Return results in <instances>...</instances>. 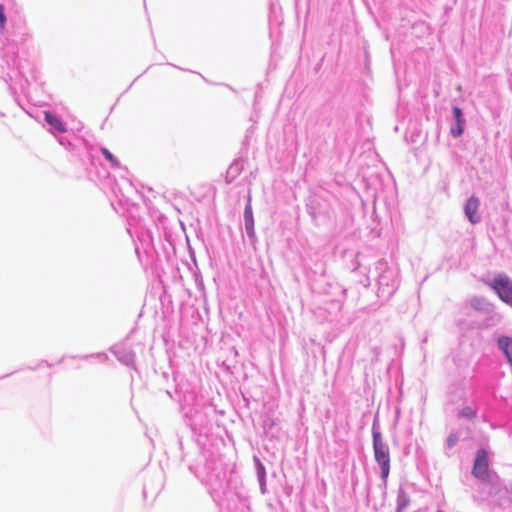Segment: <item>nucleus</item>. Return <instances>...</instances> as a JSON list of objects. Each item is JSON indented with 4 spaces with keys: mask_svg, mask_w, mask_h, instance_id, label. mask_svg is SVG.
<instances>
[{
    "mask_svg": "<svg viewBox=\"0 0 512 512\" xmlns=\"http://www.w3.org/2000/svg\"><path fill=\"white\" fill-rule=\"evenodd\" d=\"M459 441V435L457 432H451L446 439L447 448H453Z\"/></svg>",
    "mask_w": 512,
    "mask_h": 512,
    "instance_id": "2eb2a0df",
    "label": "nucleus"
},
{
    "mask_svg": "<svg viewBox=\"0 0 512 512\" xmlns=\"http://www.w3.org/2000/svg\"><path fill=\"white\" fill-rule=\"evenodd\" d=\"M357 261L354 258V282H358L363 287V293H360V297L364 294L369 293V285H370V277L366 275L360 267L356 266ZM375 274L377 280V298L382 302H375L369 307L365 306L364 303L361 302V298L358 299L357 305L361 310H369L375 311L377 310L384 301H387L391 298V296L395 293L399 285L398 274L399 271L396 267H391L384 260H380L376 263L375 266Z\"/></svg>",
    "mask_w": 512,
    "mask_h": 512,
    "instance_id": "f03ea898",
    "label": "nucleus"
},
{
    "mask_svg": "<svg viewBox=\"0 0 512 512\" xmlns=\"http://www.w3.org/2000/svg\"><path fill=\"white\" fill-rule=\"evenodd\" d=\"M372 439L375 461L380 469V477L385 482L390 473V453L388 445L382 439V433L376 421L372 426Z\"/></svg>",
    "mask_w": 512,
    "mask_h": 512,
    "instance_id": "7ed1b4c3",
    "label": "nucleus"
},
{
    "mask_svg": "<svg viewBox=\"0 0 512 512\" xmlns=\"http://www.w3.org/2000/svg\"><path fill=\"white\" fill-rule=\"evenodd\" d=\"M472 475L482 482L490 481L489 456L485 449H479L476 452L472 467Z\"/></svg>",
    "mask_w": 512,
    "mask_h": 512,
    "instance_id": "423d86ee",
    "label": "nucleus"
},
{
    "mask_svg": "<svg viewBox=\"0 0 512 512\" xmlns=\"http://www.w3.org/2000/svg\"><path fill=\"white\" fill-rule=\"evenodd\" d=\"M486 284L503 303L512 307V279L507 274L497 273Z\"/></svg>",
    "mask_w": 512,
    "mask_h": 512,
    "instance_id": "39448f33",
    "label": "nucleus"
},
{
    "mask_svg": "<svg viewBox=\"0 0 512 512\" xmlns=\"http://www.w3.org/2000/svg\"><path fill=\"white\" fill-rule=\"evenodd\" d=\"M468 306L474 311L485 316L480 328H490L502 321L501 313L496 311L495 305L483 296H473L468 301Z\"/></svg>",
    "mask_w": 512,
    "mask_h": 512,
    "instance_id": "20e7f679",
    "label": "nucleus"
},
{
    "mask_svg": "<svg viewBox=\"0 0 512 512\" xmlns=\"http://www.w3.org/2000/svg\"><path fill=\"white\" fill-rule=\"evenodd\" d=\"M498 349L503 353L507 363L512 367V337L500 335L496 339Z\"/></svg>",
    "mask_w": 512,
    "mask_h": 512,
    "instance_id": "1a4fd4ad",
    "label": "nucleus"
},
{
    "mask_svg": "<svg viewBox=\"0 0 512 512\" xmlns=\"http://www.w3.org/2000/svg\"><path fill=\"white\" fill-rule=\"evenodd\" d=\"M437 512H444L443 510H437Z\"/></svg>",
    "mask_w": 512,
    "mask_h": 512,
    "instance_id": "a211bd4d",
    "label": "nucleus"
},
{
    "mask_svg": "<svg viewBox=\"0 0 512 512\" xmlns=\"http://www.w3.org/2000/svg\"><path fill=\"white\" fill-rule=\"evenodd\" d=\"M101 153L110 162V164L113 167H119L120 162L117 160V158L107 148H104V147L101 148Z\"/></svg>",
    "mask_w": 512,
    "mask_h": 512,
    "instance_id": "4468645a",
    "label": "nucleus"
},
{
    "mask_svg": "<svg viewBox=\"0 0 512 512\" xmlns=\"http://www.w3.org/2000/svg\"><path fill=\"white\" fill-rule=\"evenodd\" d=\"M453 121L450 126V134L454 139L461 137L465 131L466 119L463 109L459 106H452Z\"/></svg>",
    "mask_w": 512,
    "mask_h": 512,
    "instance_id": "0eeeda50",
    "label": "nucleus"
},
{
    "mask_svg": "<svg viewBox=\"0 0 512 512\" xmlns=\"http://www.w3.org/2000/svg\"><path fill=\"white\" fill-rule=\"evenodd\" d=\"M364 54H365V58H366V65H368V52L365 50Z\"/></svg>",
    "mask_w": 512,
    "mask_h": 512,
    "instance_id": "f3484780",
    "label": "nucleus"
},
{
    "mask_svg": "<svg viewBox=\"0 0 512 512\" xmlns=\"http://www.w3.org/2000/svg\"><path fill=\"white\" fill-rule=\"evenodd\" d=\"M370 118H366L361 128L360 137L364 138L356 164L357 173L354 177V194L357 195L361 205L363 225L369 232H376L379 226L376 214V199L382 189V167L379 156L373 148Z\"/></svg>",
    "mask_w": 512,
    "mask_h": 512,
    "instance_id": "f257e3e1",
    "label": "nucleus"
},
{
    "mask_svg": "<svg viewBox=\"0 0 512 512\" xmlns=\"http://www.w3.org/2000/svg\"><path fill=\"white\" fill-rule=\"evenodd\" d=\"M410 504V497L403 487H399L397 492V512H403Z\"/></svg>",
    "mask_w": 512,
    "mask_h": 512,
    "instance_id": "f8f14e48",
    "label": "nucleus"
},
{
    "mask_svg": "<svg viewBox=\"0 0 512 512\" xmlns=\"http://www.w3.org/2000/svg\"><path fill=\"white\" fill-rule=\"evenodd\" d=\"M6 23L5 8L0 4V28L4 29Z\"/></svg>",
    "mask_w": 512,
    "mask_h": 512,
    "instance_id": "dca6fc26",
    "label": "nucleus"
},
{
    "mask_svg": "<svg viewBox=\"0 0 512 512\" xmlns=\"http://www.w3.org/2000/svg\"><path fill=\"white\" fill-rule=\"evenodd\" d=\"M480 207V200L475 195L470 196L463 207L464 215L466 219L472 224H478L481 222V216L478 213Z\"/></svg>",
    "mask_w": 512,
    "mask_h": 512,
    "instance_id": "6e6552de",
    "label": "nucleus"
},
{
    "mask_svg": "<svg viewBox=\"0 0 512 512\" xmlns=\"http://www.w3.org/2000/svg\"><path fill=\"white\" fill-rule=\"evenodd\" d=\"M245 227L248 235H254V219L250 200L244 210Z\"/></svg>",
    "mask_w": 512,
    "mask_h": 512,
    "instance_id": "9b49d317",
    "label": "nucleus"
},
{
    "mask_svg": "<svg viewBox=\"0 0 512 512\" xmlns=\"http://www.w3.org/2000/svg\"><path fill=\"white\" fill-rule=\"evenodd\" d=\"M44 117L46 122L53 127L59 133H65L67 131L66 126L56 115L52 114L50 111L44 112Z\"/></svg>",
    "mask_w": 512,
    "mask_h": 512,
    "instance_id": "9d476101",
    "label": "nucleus"
},
{
    "mask_svg": "<svg viewBox=\"0 0 512 512\" xmlns=\"http://www.w3.org/2000/svg\"><path fill=\"white\" fill-rule=\"evenodd\" d=\"M477 415H478L477 408L465 405L457 412L456 416L458 419H465L468 421H473L475 418H477Z\"/></svg>",
    "mask_w": 512,
    "mask_h": 512,
    "instance_id": "ddd939ff",
    "label": "nucleus"
}]
</instances>
